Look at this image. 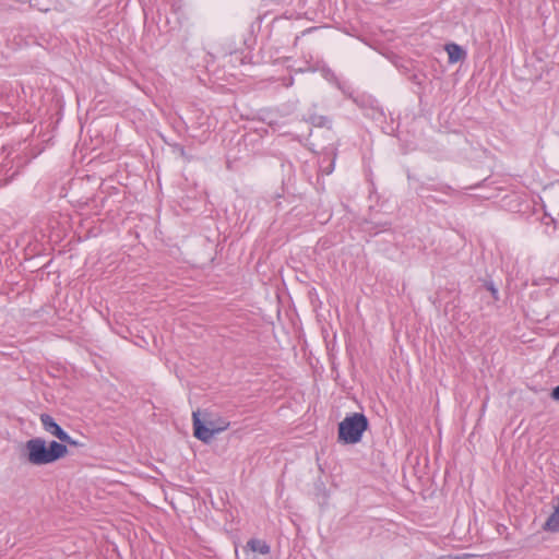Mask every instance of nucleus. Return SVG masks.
Masks as SVG:
<instances>
[{
    "label": "nucleus",
    "instance_id": "f257e3e1",
    "mask_svg": "<svg viewBox=\"0 0 559 559\" xmlns=\"http://www.w3.org/2000/svg\"><path fill=\"white\" fill-rule=\"evenodd\" d=\"M26 459L32 465H47L63 457L67 452V445L57 441H50L48 444L41 438H32L25 443Z\"/></svg>",
    "mask_w": 559,
    "mask_h": 559
},
{
    "label": "nucleus",
    "instance_id": "f03ea898",
    "mask_svg": "<svg viewBox=\"0 0 559 559\" xmlns=\"http://www.w3.org/2000/svg\"><path fill=\"white\" fill-rule=\"evenodd\" d=\"M368 428V419L364 414L354 413L346 416L338 425L340 441L354 444L361 440L362 433Z\"/></svg>",
    "mask_w": 559,
    "mask_h": 559
},
{
    "label": "nucleus",
    "instance_id": "7ed1b4c3",
    "mask_svg": "<svg viewBox=\"0 0 559 559\" xmlns=\"http://www.w3.org/2000/svg\"><path fill=\"white\" fill-rule=\"evenodd\" d=\"M192 417H193L194 437L203 442H206V443L210 442L216 433L226 430L229 426L228 421L221 419L219 427H209L204 423L201 421L198 413H193Z\"/></svg>",
    "mask_w": 559,
    "mask_h": 559
},
{
    "label": "nucleus",
    "instance_id": "20e7f679",
    "mask_svg": "<svg viewBox=\"0 0 559 559\" xmlns=\"http://www.w3.org/2000/svg\"><path fill=\"white\" fill-rule=\"evenodd\" d=\"M40 423L45 431L58 438L60 441H69V433L64 431L49 414L40 415Z\"/></svg>",
    "mask_w": 559,
    "mask_h": 559
},
{
    "label": "nucleus",
    "instance_id": "39448f33",
    "mask_svg": "<svg viewBox=\"0 0 559 559\" xmlns=\"http://www.w3.org/2000/svg\"><path fill=\"white\" fill-rule=\"evenodd\" d=\"M247 547L253 552H259L261 555H267L271 551L270 545L265 540L258 538H251L248 540Z\"/></svg>",
    "mask_w": 559,
    "mask_h": 559
},
{
    "label": "nucleus",
    "instance_id": "423d86ee",
    "mask_svg": "<svg viewBox=\"0 0 559 559\" xmlns=\"http://www.w3.org/2000/svg\"><path fill=\"white\" fill-rule=\"evenodd\" d=\"M445 50L449 56V61L455 63L464 57L463 49L456 44H448Z\"/></svg>",
    "mask_w": 559,
    "mask_h": 559
},
{
    "label": "nucleus",
    "instance_id": "0eeeda50",
    "mask_svg": "<svg viewBox=\"0 0 559 559\" xmlns=\"http://www.w3.org/2000/svg\"><path fill=\"white\" fill-rule=\"evenodd\" d=\"M323 78L330 82H334L337 84L338 88H341L343 92H345V90L343 88V86L341 85V83L337 81V78L335 75V73L328 67H322L320 69Z\"/></svg>",
    "mask_w": 559,
    "mask_h": 559
},
{
    "label": "nucleus",
    "instance_id": "6e6552de",
    "mask_svg": "<svg viewBox=\"0 0 559 559\" xmlns=\"http://www.w3.org/2000/svg\"><path fill=\"white\" fill-rule=\"evenodd\" d=\"M435 190L440 191L450 197H456L460 194L457 190L453 189L452 187H450L448 185H441L440 187L435 188Z\"/></svg>",
    "mask_w": 559,
    "mask_h": 559
},
{
    "label": "nucleus",
    "instance_id": "1a4fd4ad",
    "mask_svg": "<svg viewBox=\"0 0 559 559\" xmlns=\"http://www.w3.org/2000/svg\"><path fill=\"white\" fill-rule=\"evenodd\" d=\"M335 157L329 160L326 166L323 165V162L320 165V171L324 175H330L334 170Z\"/></svg>",
    "mask_w": 559,
    "mask_h": 559
},
{
    "label": "nucleus",
    "instance_id": "9d476101",
    "mask_svg": "<svg viewBox=\"0 0 559 559\" xmlns=\"http://www.w3.org/2000/svg\"><path fill=\"white\" fill-rule=\"evenodd\" d=\"M328 122V118L323 116H318L312 118V123L318 127H323Z\"/></svg>",
    "mask_w": 559,
    "mask_h": 559
},
{
    "label": "nucleus",
    "instance_id": "9b49d317",
    "mask_svg": "<svg viewBox=\"0 0 559 559\" xmlns=\"http://www.w3.org/2000/svg\"><path fill=\"white\" fill-rule=\"evenodd\" d=\"M551 397L556 401H559V385H557L556 388H554L552 392H551Z\"/></svg>",
    "mask_w": 559,
    "mask_h": 559
},
{
    "label": "nucleus",
    "instance_id": "f8f14e48",
    "mask_svg": "<svg viewBox=\"0 0 559 559\" xmlns=\"http://www.w3.org/2000/svg\"><path fill=\"white\" fill-rule=\"evenodd\" d=\"M205 425L209 426V427H219L221 426V420L218 423H215L213 420H209Z\"/></svg>",
    "mask_w": 559,
    "mask_h": 559
},
{
    "label": "nucleus",
    "instance_id": "ddd939ff",
    "mask_svg": "<svg viewBox=\"0 0 559 559\" xmlns=\"http://www.w3.org/2000/svg\"><path fill=\"white\" fill-rule=\"evenodd\" d=\"M63 442L67 444H70V445H78V442L75 440H73L70 436H69V441H63Z\"/></svg>",
    "mask_w": 559,
    "mask_h": 559
},
{
    "label": "nucleus",
    "instance_id": "4468645a",
    "mask_svg": "<svg viewBox=\"0 0 559 559\" xmlns=\"http://www.w3.org/2000/svg\"><path fill=\"white\" fill-rule=\"evenodd\" d=\"M293 85V80L287 81V86Z\"/></svg>",
    "mask_w": 559,
    "mask_h": 559
},
{
    "label": "nucleus",
    "instance_id": "2eb2a0df",
    "mask_svg": "<svg viewBox=\"0 0 559 559\" xmlns=\"http://www.w3.org/2000/svg\"><path fill=\"white\" fill-rule=\"evenodd\" d=\"M293 85V80L287 81V86Z\"/></svg>",
    "mask_w": 559,
    "mask_h": 559
}]
</instances>
